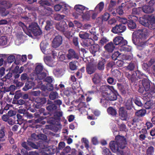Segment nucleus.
Instances as JSON below:
<instances>
[{"label": "nucleus", "mask_w": 155, "mask_h": 155, "mask_svg": "<svg viewBox=\"0 0 155 155\" xmlns=\"http://www.w3.org/2000/svg\"><path fill=\"white\" fill-rule=\"evenodd\" d=\"M81 15L82 16V17L83 18L86 19L87 20H89L91 16L89 12H87V13L85 15L83 14Z\"/></svg>", "instance_id": "obj_51"}, {"label": "nucleus", "mask_w": 155, "mask_h": 155, "mask_svg": "<svg viewBox=\"0 0 155 155\" xmlns=\"http://www.w3.org/2000/svg\"><path fill=\"white\" fill-rule=\"evenodd\" d=\"M116 12L119 14L122 15L124 13L122 7L120 6L118 7L116 10Z\"/></svg>", "instance_id": "obj_50"}, {"label": "nucleus", "mask_w": 155, "mask_h": 155, "mask_svg": "<svg viewBox=\"0 0 155 155\" xmlns=\"http://www.w3.org/2000/svg\"><path fill=\"white\" fill-rule=\"evenodd\" d=\"M64 34L65 36L68 38H69L72 36V33L70 31H68L65 30L64 32Z\"/></svg>", "instance_id": "obj_46"}, {"label": "nucleus", "mask_w": 155, "mask_h": 155, "mask_svg": "<svg viewBox=\"0 0 155 155\" xmlns=\"http://www.w3.org/2000/svg\"><path fill=\"white\" fill-rule=\"evenodd\" d=\"M73 43L74 45L76 46H78V38L77 37H74L73 38Z\"/></svg>", "instance_id": "obj_57"}, {"label": "nucleus", "mask_w": 155, "mask_h": 155, "mask_svg": "<svg viewBox=\"0 0 155 155\" xmlns=\"http://www.w3.org/2000/svg\"><path fill=\"white\" fill-rule=\"evenodd\" d=\"M113 41L116 45H118V48L126 45L127 44V41L124 39L123 37L120 36L116 37L114 39Z\"/></svg>", "instance_id": "obj_5"}, {"label": "nucleus", "mask_w": 155, "mask_h": 155, "mask_svg": "<svg viewBox=\"0 0 155 155\" xmlns=\"http://www.w3.org/2000/svg\"><path fill=\"white\" fill-rule=\"evenodd\" d=\"M107 81L108 83L110 84H114L115 83V81L112 78H108Z\"/></svg>", "instance_id": "obj_56"}, {"label": "nucleus", "mask_w": 155, "mask_h": 155, "mask_svg": "<svg viewBox=\"0 0 155 155\" xmlns=\"http://www.w3.org/2000/svg\"><path fill=\"white\" fill-rule=\"evenodd\" d=\"M34 83L32 81L27 82L25 83V85L23 88V90L24 91H26L32 88L34 86Z\"/></svg>", "instance_id": "obj_26"}, {"label": "nucleus", "mask_w": 155, "mask_h": 155, "mask_svg": "<svg viewBox=\"0 0 155 155\" xmlns=\"http://www.w3.org/2000/svg\"><path fill=\"white\" fill-rule=\"evenodd\" d=\"M43 69V67L41 64L37 65L35 69L36 73L38 74V77L40 79H42L46 76V74L44 73H41Z\"/></svg>", "instance_id": "obj_9"}, {"label": "nucleus", "mask_w": 155, "mask_h": 155, "mask_svg": "<svg viewBox=\"0 0 155 155\" xmlns=\"http://www.w3.org/2000/svg\"><path fill=\"white\" fill-rule=\"evenodd\" d=\"M101 79V76L97 74H95L93 78V82L95 84L100 82Z\"/></svg>", "instance_id": "obj_27"}, {"label": "nucleus", "mask_w": 155, "mask_h": 155, "mask_svg": "<svg viewBox=\"0 0 155 155\" xmlns=\"http://www.w3.org/2000/svg\"><path fill=\"white\" fill-rule=\"evenodd\" d=\"M44 61L47 65L50 67H53L56 64V63L53 62L51 58L49 56L45 57Z\"/></svg>", "instance_id": "obj_14"}, {"label": "nucleus", "mask_w": 155, "mask_h": 155, "mask_svg": "<svg viewBox=\"0 0 155 155\" xmlns=\"http://www.w3.org/2000/svg\"><path fill=\"white\" fill-rule=\"evenodd\" d=\"M62 38L59 35L56 36L54 39L52 46L54 48H57L62 43Z\"/></svg>", "instance_id": "obj_11"}, {"label": "nucleus", "mask_w": 155, "mask_h": 155, "mask_svg": "<svg viewBox=\"0 0 155 155\" xmlns=\"http://www.w3.org/2000/svg\"><path fill=\"white\" fill-rule=\"evenodd\" d=\"M67 56L69 59H71L74 58L76 59L78 58V55L72 49H70L69 50L68 53L67 54Z\"/></svg>", "instance_id": "obj_16"}, {"label": "nucleus", "mask_w": 155, "mask_h": 155, "mask_svg": "<svg viewBox=\"0 0 155 155\" xmlns=\"http://www.w3.org/2000/svg\"><path fill=\"white\" fill-rule=\"evenodd\" d=\"M28 30L35 36L39 35L41 33L37 24L35 23H32L29 26Z\"/></svg>", "instance_id": "obj_4"}, {"label": "nucleus", "mask_w": 155, "mask_h": 155, "mask_svg": "<svg viewBox=\"0 0 155 155\" xmlns=\"http://www.w3.org/2000/svg\"><path fill=\"white\" fill-rule=\"evenodd\" d=\"M74 23L75 26H76L78 28H81L82 27V25L79 22L76 21H74Z\"/></svg>", "instance_id": "obj_58"}, {"label": "nucleus", "mask_w": 155, "mask_h": 155, "mask_svg": "<svg viewBox=\"0 0 155 155\" xmlns=\"http://www.w3.org/2000/svg\"><path fill=\"white\" fill-rule=\"evenodd\" d=\"M150 16V15L145 16L140 18L139 21L140 23L144 26H146L147 25V21H148V17Z\"/></svg>", "instance_id": "obj_19"}, {"label": "nucleus", "mask_w": 155, "mask_h": 155, "mask_svg": "<svg viewBox=\"0 0 155 155\" xmlns=\"http://www.w3.org/2000/svg\"><path fill=\"white\" fill-rule=\"evenodd\" d=\"M103 89L102 95L103 98L100 102L103 103V106L105 107L108 102L107 100L114 101L117 99V92L114 91L113 86H103L101 87Z\"/></svg>", "instance_id": "obj_1"}, {"label": "nucleus", "mask_w": 155, "mask_h": 155, "mask_svg": "<svg viewBox=\"0 0 155 155\" xmlns=\"http://www.w3.org/2000/svg\"><path fill=\"white\" fill-rule=\"evenodd\" d=\"M146 113L145 110H140L137 112L136 115L138 116H144Z\"/></svg>", "instance_id": "obj_38"}, {"label": "nucleus", "mask_w": 155, "mask_h": 155, "mask_svg": "<svg viewBox=\"0 0 155 155\" xmlns=\"http://www.w3.org/2000/svg\"><path fill=\"white\" fill-rule=\"evenodd\" d=\"M79 36L81 38L85 40L89 37V34L87 33L81 31L79 33Z\"/></svg>", "instance_id": "obj_29"}, {"label": "nucleus", "mask_w": 155, "mask_h": 155, "mask_svg": "<svg viewBox=\"0 0 155 155\" xmlns=\"http://www.w3.org/2000/svg\"><path fill=\"white\" fill-rule=\"evenodd\" d=\"M132 99L131 98L129 99L125 102V105L128 109H130L131 108L132 105Z\"/></svg>", "instance_id": "obj_31"}, {"label": "nucleus", "mask_w": 155, "mask_h": 155, "mask_svg": "<svg viewBox=\"0 0 155 155\" xmlns=\"http://www.w3.org/2000/svg\"><path fill=\"white\" fill-rule=\"evenodd\" d=\"M0 12L1 13L3 16H6L8 13V12L5 11L4 8H0Z\"/></svg>", "instance_id": "obj_53"}, {"label": "nucleus", "mask_w": 155, "mask_h": 155, "mask_svg": "<svg viewBox=\"0 0 155 155\" xmlns=\"http://www.w3.org/2000/svg\"><path fill=\"white\" fill-rule=\"evenodd\" d=\"M62 8V5L61 4L57 5L54 7V10L56 11H59L61 8Z\"/></svg>", "instance_id": "obj_55"}, {"label": "nucleus", "mask_w": 155, "mask_h": 155, "mask_svg": "<svg viewBox=\"0 0 155 155\" xmlns=\"http://www.w3.org/2000/svg\"><path fill=\"white\" fill-rule=\"evenodd\" d=\"M58 97V93L55 92H52L49 95V97L51 100H54Z\"/></svg>", "instance_id": "obj_37"}, {"label": "nucleus", "mask_w": 155, "mask_h": 155, "mask_svg": "<svg viewBox=\"0 0 155 155\" xmlns=\"http://www.w3.org/2000/svg\"><path fill=\"white\" fill-rule=\"evenodd\" d=\"M7 38L5 36H2L0 38V45H6L7 43Z\"/></svg>", "instance_id": "obj_28"}, {"label": "nucleus", "mask_w": 155, "mask_h": 155, "mask_svg": "<svg viewBox=\"0 0 155 155\" xmlns=\"http://www.w3.org/2000/svg\"><path fill=\"white\" fill-rule=\"evenodd\" d=\"M126 144V141L124 137L119 135L116 137V141L110 142V147L112 152L116 153L118 155H126L121 150L125 147Z\"/></svg>", "instance_id": "obj_2"}, {"label": "nucleus", "mask_w": 155, "mask_h": 155, "mask_svg": "<svg viewBox=\"0 0 155 155\" xmlns=\"http://www.w3.org/2000/svg\"><path fill=\"white\" fill-rule=\"evenodd\" d=\"M149 96L150 94H144L143 96V98L144 100H146L148 101L144 104L145 107L147 109L151 108L153 105V104L152 101L149 100Z\"/></svg>", "instance_id": "obj_10"}, {"label": "nucleus", "mask_w": 155, "mask_h": 155, "mask_svg": "<svg viewBox=\"0 0 155 155\" xmlns=\"http://www.w3.org/2000/svg\"><path fill=\"white\" fill-rule=\"evenodd\" d=\"M110 17V15L108 13H105L103 15L102 18V20L104 21H107Z\"/></svg>", "instance_id": "obj_49"}, {"label": "nucleus", "mask_w": 155, "mask_h": 155, "mask_svg": "<svg viewBox=\"0 0 155 155\" xmlns=\"http://www.w3.org/2000/svg\"><path fill=\"white\" fill-rule=\"evenodd\" d=\"M118 49L121 51H130L131 49V48L130 47H129L126 45L121 46L120 48H119Z\"/></svg>", "instance_id": "obj_32"}, {"label": "nucleus", "mask_w": 155, "mask_h": 155, "mask_svg": "<svg viewBox=\"0 0 155 155\" xmlns=\"http://www.w3.org/2000/svg\"><path fill=\"white\" fill-rule=\"evenodd\" d=\"M103 155H111V152L109 150L105 147L103 149Z\"/></svg>", "instance_id": "obj_44"}, {"label": "nucleus", "mask_w": 155, "mask_h": 155, "mask_svg": "<svg viewBox=\"0 0 155 155\" xmlns=\"http://www.w3.org/2000/svg\"><path fill=\"white\" fill-rule=\"evenodd\" d=\"M19 25L22 28L24 31L25 32L27 35L29 36L30 35H28V33L26 32V31L28 30V28L25 25L24 23L20 22L19 23Z\"/></svg>", "instance_id": "obj_40"}, {"label": "nucleus", "mask_w": 155, "mask_h": 155, "mask_svg": "<svg viewBox=\"0 0 155 155\" xmlns=\"http://www.w3.org/2000/svg\"><path fill=\"white\" fill-rule=\"evenodd\" d=\"M134 68V66L133 64H130L127 66V68L130 71L133 70Z\"/></svg>", "instance_id": "obj_64"}, {"label": "nucleus", "mask_w": 155, "mask_h": 155, "mask_svg": "<svg viewBox=\"0 0 155 155\" xmlns=\"http://www.w3.org/2000/svg\"><path fill=\"white\" fill-rule=\"evenodd\" d=\"M48 45V43L46 41H43L40 44L41 49L42 52L45 54H46L45 51Z\"/></svg>", "instance_id": "obj_21"}, {"label": "nucleus", "mask_w": 155, "mask_h": 155, "mask_svg": "<svg viewBox=\"0 0 155 155\" xmlns=\"http://www.w3.org/2000/svg\"><path fill=\"white\" fill-rule=\"evenodd\" d=\"M119 114L120 117L122 120H126L128 119L127 111L124 108L121 107L119 109Z\"/></svg>", "instance_id": "obj_7"}, {"label": "nucleus", "mask_w": 155, "mask_h": 155, "mask_svg": "<svg viewBox=\"0 0 155 155\" xmlns=\"http://www.w3.org/2000/svg\"><path fill=\"white\" fill-rule=\"evenodd\" d=\"M70 68L72 70H74L76 69V66L75 61H72L69 63Z\"/></svg>", "instance_id": "obj_39"}, {"label": "nucleus", "mask_w": 155, "mask_h": 155, "mask_svg": "<svg viewBox=\"0 0 155 155\" xmlns=\"http://www.w3.org/2000/svg\"><path fill=\"white\" fill-rule=\"evenodd\" d=\"M60 54V56L58 58L59 60L61 61H64L65 59V56L64 54H61V53H59Z\"/></svg>", "instance_id": "obj_59"}, {"label": "nucleus", "mask_w": 155, "mask_h": 155, "mask_svg": "<svg viewBox=\"0 0 155 155\" xmlns=\"http://www.w3.org/2000/svg\"><path fill=\"white\" fill-rule=\"evenodd\" d=\"M56 27L58 30L64 32L65 30V28L66 27V23L64 21H60L56 25Z\"/></svg>", "instance_id": "obj_15"}, {"label": "nucleus", "mask_w": 155, "mask_h": 155, "mask_svg": "<svg viewBox=\"0 0 155 155\" xmlns=\"http://www.w3.org/2000/svg\"><path fill=\"white\" fill-rule=\"evenodd\" d=\"M74 8L77 14L81 15L84 13L85 7L81 5H77L75 6Z\"/></svg>", "instance_id": "obj_12"}, {"label": "nucleus", "mask_w": 155, "mask_h": 155, "mask_svg": "<svg viewBox=\"0 0 155 155\" xmlns=\"http://www.w3.org/2000/svg\"><path fill=\"white\" fill-rule=\"evenodd\" d=\"M105 61L104 59H102L100 61L98 64V68L99 70H103L104 68V64Z\"/></svg>", "instance_id": "obj_34"}, {"label": "nucleus", "mask_w": 155, "mask_h": 155, "mask_svg": "<svg viewBox=\"0 0 155 155\" xmlns=\"http://www.w3.org/2000/svg\"><path fill=\"white\" fill-rule=\"evenodd\" d=\"M94 43V40L91 38H88L85 39L83 42V44L86 46H88L92 45Z\"/></svg>", "instance_id": "obj_24"}, {"label": "nucleus", "mask_w": 155, "mask_h": 155, "mask_svg": "<svg viewBox=\"0 0 155 155\" xmlns=\"http://www.w3.org/2000/svg\"><path fill=\"white\" fill-rule=\"evenodd\" d=\"M45 80L47 82L49 83H52L53 81V78L51 77H47L45 79Z\"/></svg>", "instance_id": "obj_63"}, {"label": "nucleus", "mask_w": 155, "mask_h": 155, "mask_svg": "<svg viewBox=\"0 0 155 155\" xmlns=\"http://www.w3.org/2000/svg\"><path fill=\"white\" fill-rule=\"evenodd\" d=\"M16 88L15 86L13 85H11L8 88V89L7 90V91H15Z\"/></svg>", "instance_id": "obj_60"}, {"label": "nucleus", "mask_w": 155, "mask_h": 155, "mask_svg": "<svg viewBox=\"0 0 155 155\" xmlns=\"http://www.w3.org/2000/svg\"><path fill=\"white\" fill-rule=\"evenodd\" d=\"M127 23L128 26L130 29H134L136 28V25L135 23L132 20L129 21Z\"/></svg>", "instance_id": "obj_35"}, {"label": "nucleus", "mask_w": 155, "mask_h": 155, "mask_svg": "<svg viewBox=\"0 0 155 155\" xmlns=\"http://www.w3.org/2000/svg\"><path fill=\"white\" fill-rule=\"evenodd\" d=\"M148 21L146 27L151 29H155V17L153 15H150L148 18Z\"/></svg>", "instance_id": "obj_6"}, {"label": "nucleus", "mask_w": 155, "mask_h": 155, "mask_svg": "<svg viewBox=\"0 0 155 155\" xmlns=\"http://www.w3.org/2000/svg\"><path fill=\"white\" fill-rule=\"evenodd\" d=\"M91 45V47L90 48V50L91 53L93 54L98 51L99 49V45L97 44H93Z\"/></svg>", "instance_id": "obj_22"}, {"label": "nucleus", "mask_w": 155, "mask_h": 155, "mask_svg": "<svg viewBox=\"0 0 155 155\" xmlns=\"http://www.w3.org/2000/svg\"><path fill=\"white\" fill-rule=\"evenodd\" d=\"M142 84L146 91H148L150 90V81L148 80L147 79L142 80Z\"/></svg>", "instance_id": "obj_13"}, {"label": "nucleus", "mask_w": 155, "mask_h": 155, "mask_svg": "<svg viewBox=\"0 0 155 155\" xmlns=\"http://www.w3.org/2000/svg\"><path fill=\"white\" fill-rule=\"evenodd\" d=\"M96 70V67L94 65L89 64L87 68V71L89 74H91L94 73Z\"/></svg>", "instance_id": "obj_18"}, {"label": "nucleus", "mask_w": 155, "mask_h": 155, "mask_svg": "<svg viewBox=\"0 0 155 155\" xmlns=\"http://www.w3.org/2000/svg\"><path fill=\"white\" fill-rule=\"evenodd\" d=\"M65 146V143L64 142H60L59 144L58 148L59 149H62Z\"/></svg>", "instance_id": "obj_62"}, {"label": "nucleus", "mask_w": 155, "mask_h": 155, "mask_svg": "<svg viewBox=\"0 0 155 155\" xmlns=\"http://www.w3.org/2000/svg\"><path fill=\"white\" fill-rule=\"evenodd\" d=\"M154 152V148L152 146L149 147L147 150V155H153Z\"/></svg>", "instance_id": "obj_36"}, {"label": "nucleus", "mask_w": 155, "mask_h": 155, "mask_svg": "<svg viewBox=\"0 0 155 155\" xmlns=\"http://www.w3.org/2000/svg\"><path fill=\"white\" fill-rule=\"evenodd\" d=\"M134 103L135 104L139 107H141L142 106V104L141 101L137 99H135L134 101Z\"/></svg>", "instance_id": "obj_61"}, {"label": "nucleus", "mask_w": 155, "mask_h": 155, "mask_svg": "<svg viewBox=\"0 0 155 155\" xmlns=\"http://www.w3.org/2000/svg\"><path fill=\"white\" fill-rule=\"evenodd\" d=\"M63 8V12L66 15H68L70 12L71 7L68 5L64 4L62 5V8Z\"/></svg>", "instance_id": "obj_23"}, {"label": "nucleus", "mask_w": 155, "mask_h": 155, "mask_svg": "<svg viewBox=\"0 0 155 155\" xmlns=\"http://www.w3.org/2000/svg\"><path fill=\"white\" fill-rule=\"evenodd\" d=\"M120 53L118 51L115 52L112 55V57L114 60H116L119 56Z\"/></svg>", "instance_id": "obj_52"}, {"label": "nucleus", "mask_w": 155, "mask_h": 155, "mask_svg": "<svg viewBox=\"0 0 155 155\" xmlns=\"http://www.w3.org/2000/svg\"><path fill=\"white\" fill-rule=\"evenodd\" d=\"M39 3L42 5H49L50 4L48 0H41L39 1Z\"/></svg>", "instance_id": "obj_47"}, {"label": "nucleus", "mask_w": 155, "mask_h": 155, "mask_svg": "<svg viewBox=\"0 0 155 155\" xmlns=\"http://www.w3.org/2000/svg\"><path fill=\"white\" fill-rule=\"evenodd\" d=\"M28 144L29 145L31 146L33 148H34L35 149H37L38 148V146L36 145L35 144L31 142H30L28 140Z\"/></svg>", "instance_id": "obj_54"}, {"label": "nucleus", "mask_w": 155, "mask_h": 155, "mask_svg": "<svg viewBox=\"0 0 155 155\" xmlns=\"http://www.w3.org/2000/svg\"><path fill=\"white\" fill-rule=\"evenodd\" d=\"M5 133L2 130H0V141H3L5 140Z\"/></svg>", "instance_id": "obj_45"}, {"label": "nucleus", "mask_w": 155, "mask_h": 155, "mask_svg": "<svg viewBox=\"0 0 155 155\" xmlns=\"http://www.w3.org/2000/svg\"><path fill=\"white\" fill-rule=\"evenodd\" d=\"M53 22L51 20H48L46 21V25L45 26V28L47 30H49L52 28Z\"/></svg>", "instance_id": "obj_33"}, {"label": "nucleus", "mask_w": 155, "mask_h": 155, "mask_svg": "<svg viewBox=\"0 0 155 155\" xmlns=\"http://www.w3.org/2000/svg\"><path fill=\"white\" fill-rule=\"evenodd\" d=\"M108 113L112 116H115L117 114L116 110L112 107H110L107 109Z\"/></svg>", "instance_id": "obj_30"}, {"label": "nucleus", "mask_w": 155, "mask_h": 155, "mask_svg": "<svg viewBox=\"0 0 155 155\" xmlns=\"http://www.w3.org/2000/svg\"><path fill=\"white\" fill-rule=\"evenodd\" d=\"M126 27L123 24L116 25L113 27L112 31L114 33H118L124 32L126 30Z\"/></svg>", "instance_id": "obj_8"}, {"label": "nucleus", "mask_w": 155, "mask_h": 155, "mask_svg": "<svg viewBox=\"0 0 155 155\" xmlns=\"http://www.w3.org/2000/svg\"><path fill=\"white\" fill-rule=\"evenodd\" d=\"M104 3L103 2H101L98 4L95 8L94 11L95 12L99 13L103 10L104 8Z\"/></svg>", "instance_id": "obj_17"}, {"label": "nucleus", "mask_w": 155, "mask_h": 155, "mask_svg": "<svg viewBox=\"0 0 155 155\" xmlns=\"http://www.w3.org/2000/svg\"><path fill=\"white\" fill-rule=\"evenodd\" d=\"M15 56L14 55H11L9 56L7 58V61L9 63H12L15 59Z\"/></svg>", "instance_id": "obj_41"}, {"label": "nucleus", "mask_w": 155, "mask_h": 155, "mask_svg": "<svg viewBox=\"0 0 155 155\" xmlns=\"http://www.w3.org/2000/svg\"><path fill=\"white\" fill-rule=\"evenodd\" d=\"M104 48L108 52H112L113 51L115 47L112 42H110L105 46Z\"/></svg>", "instance_id": "obj_20"}, {"label": "nucleus", "mask_w": 155, "mask_h": 155, "mask_svg": "<svg viewBox=\"0 0 155 155\" xmlns=\"http://www.w3.org/2000/svg\"><path fill=\"white\" fill-rule=\"evenodd\" d=\"M143 10L145 13H148L152 12L153 11V9L151 6L145 5L143 7Z\"/></svg>", "instance_id": "obj_25"}, {"label": "nucleus", "mask_w": 155, "mask_h": 155, "mask_svg": "<svg viewBox=\"0 0 155 155\" xmlns=\"http://www.w3.org/2000/svg\"><path fill=\"white\" fill-rule=\"evenodd\" d=\"M54 72L55 75L58 76L61 75L63 74V70L61 69H57L54 70Z\"/></svg>", "instance_id": "obj_42"}, {"label": "nucleus", "mask_w": 155, "mask_h": 155, "mask_svg": "<svg viewBox=\"0 0 155 155\" xmlns=\"http://www.w3.org/2000/svg\"><path fill=\"white\" fill-rule=\"evenodd\" d=\"M64 17V15H61L59 14H56L54 15V17L55 19L57 20H61L63 19Z\"/></svg>", "instance_id": "obj_43"}, {"label": "nucleus", "mask_w": 155, "mask_h": 155, "mask_svg": "<svg viewBox=\"0 0 155 155\" xmlns=\"http://www.w3.org/2000/svg\"><path fill=\"white\" fill-rule=\"evenodd\" d=\"M149 34V32L145 29L138 30L134 32L132 41L135 45H137V48L139 49H141L140 47L144 46L145 40Z\"/></svg>", "instance_id": "obj_3"}, {"label": "nucleus", "mask_w": 155, "mask_h": 155, "mask_svg": "<svg viewBox=\"0 0 155 155\" xmlns=\"http://www.w3.org/2000/svg\"><path fill=\"white\" fill-rule=\"evenodd\" d=\"M108 41V40L105 37H103L100 40L99 44L101 45H104L105 43Z\"/></svg>", "instance_id": "obj_48"}]
</instances>
